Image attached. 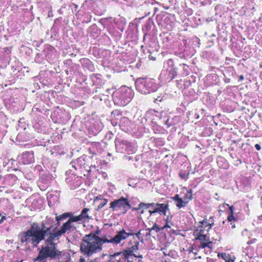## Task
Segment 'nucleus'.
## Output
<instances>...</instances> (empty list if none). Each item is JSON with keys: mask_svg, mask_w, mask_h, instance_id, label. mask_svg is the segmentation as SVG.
I'll list each match as a JSON object with an SVG mask.
<instances>
[{"mask_svg": "<svg viewBox=\"0 0 262 262\" xmlns=\"http://www.w3.org/2000/svg\"><path fill=\"white\" fill-rule=\"evenodd\" d=\"M51 227H46L43 223L39 225L33 223L29 230L19 234L21 243H25L26 245L30 244L33 247H36L41 241L47 237L45 240L46 245L42 247L36 260L46 262L48 257L54 259L61 254L57 249V243L55 242L59 238L51 233Z\"/></svg>", "mask_w": 262, "mask_h": 262, "instance_id": "obj_1", "label": "nucleus"}, {"mask_svg": "<svg viewBox=\"0 0 262 262\" xmlns=\"http://www.w3.org/2000/svg\"><path fill=\"white\" fill-rule=\"evenodd\" d=\"M128 237V234L124 229L118 232L114 238L110 240L101 238L91 233L85 235L82 238L80 244V250L85 257L89 258L94 254L100 252L102 250V245L104 243H115L118 244Z\"/></svg>", "mask_w": 262, "mask_h": 262, "instance_id": "obj_2", "label": "nucleus"}, {"mask_svg": "<svg viewBox=\"0 0 262 262\" xmlns=\"http://www.w3.org/2000/svg\"><path fill=\"white\" fill-rule=\"evenodd\" d=\"M131 207L127 199L121 197L110 203V209L113 211H120L124 214Z\"/></svg>", "mask_w": 262, "mask_h": 262, "instance_id": "obj_3", "label": "nucleus"}, {"mask_svg": "<svg viewBox=\"0 0 262 262\" xmlns=\"http://www.w3.org/2000/svg\"><path fill=\"white\" fill-rule=\"evenodd\" d=\"M75 229L76 228L72 225V223H71L69 220H68L67 222L62 225L60 230H58L55 232H51V233L59 238V237L66 232H69Z\"/></svg>", "mask_w": 262, "mask_h": 262, "instance_id": "obj_4", "label": "nucleus"}, {"mask_svg": "<svg viewBox=\"0 0 262 262\" xmlns=\"http://www.w3.org/2000/svg\"><path fill=\"white\" fill-rule=\"evenodd\" d=\"M135 84L137 89L141 93L146 94L150 92L147 89L148 83H147L145 78H138L136 81Z\"/></svg>", "mask_w": 262, "mask_h": 262, "instance_id": "obj_5", "label": "nucleus"}, {"mask_svg": "<svg viewBox=\"0 0 262 262\" xmlns=\"http://www.w3.org/2000/svg\"><path fill=\"white\" fill-rule=\"evenodd\" d=\"M193 235L196 236V239L201 242L209 241V237L204 233V230L203 226H199L193 232Z\"/></svg>", "mask_w": 262, "mask_h": 262, "instance_id": "obj_6", "label": "nucleus"}, {"mask_svg": "<svg viewBox=\"0 0 262 262\" xmlns=\"http://www.w3.org/2000/svg\"><path fill=\"white\" fill-rule=\"evenodd\" d=\"M154 206H156L155 208V212L162 213L164 215L166 214V211L169 210L168 204L167 203L163 204L155 203Z\"/></svg>", "mask_w": 262, "mask_h": 262, "instance_id": "obj_7", "label": "nucleus"}, {"mask_svg": "<svg viewBox=\"0 0 262 262\" xmlns=\"http://www.w3.org/2000/svg\"><path fill=\"white\" fill-rule=\"evenodd\" d=\"M122 255L124 256V258L125 259V261H128V260H129L128 259L130 256H134L135 257H137V255L134 254L132 251H130L129 249L124 250L122 251Z\"/></svg>", "mask_w": 262, "mask_h": 262, "instance_id": "obj_8", "label": "nucleus"}, {"mask_svg": "<svg viewBox=\"0 0 262 262\" xmlns=\"http://www.w3.org/2000/svg\"><path fill=\"white\" fill-rule=\"evenodd\" d=\"M212 242L210 241L209 238L208 241L201 242L200 245L199 246V249H204L205 247L212 249Z\"/></svg>", "mask_w": 262, "mask_h": 262, "instance_id": "obj_9", "label": "nucleus"}, {"mask_svg": "<svg viewBox=\"0 0 262 262\" xmlns=\"http://www.w3.org/2000/svg\"><path fill=\"white\" fill-rule=\"evenodd\" d=\"M187 204V201L182 198H181L179 201L176 202V206L179 208L185 207Z\"/></svg>", "mask_w": 262, "mask_h": 262, "instance_id": "obj_10", "label": "nucleus"}, {"mask_svg": "<svg viewBox=\"0 0 262 262\" xmlns=\"http://www.w3.org/2000/svg\"><path fill=\"white\" fill-rule=\"evenodd\" d=\"M69 213H64L61 215L56 216V220L57 221V225H59V222L60 221L66 219L69 216Z\"/></svg>", "mask_w": 262, "mask_h": 262, "instance_id": "obj_11", "label": "nucleus"}, {"mask_svg": "<svg viewBox=\"0 0 262 262\" xmlns=\"http://www.w3.org/2000/svg\"><path fill=\"white\" fill-rule=\"evenodd\" d=\"M155 205V203H140L139 205H138V207L137 208V209H140V208H141L142 207H144L145 208L147 209V208H149L150 207V206H154Z\"/></svg>", "mask_w": 262, "mask_h": 262, "instance_id": "obj_12", "label": "nucleus"}, {"mask_svg": "<svg viewBox=\"0 0 262 262\" xmlns=\"http://www.w3.org/2000/svg\"><path fill=\"white\" fill-rule=\"evenodd\" d=\"M89 208H84L82 210L81 214L79 215L82 218V219L85 218L89 219V216L88 214V212L89 211Z\"/></svg>", "mask_w": 262, "mask_h": 262, "instance_id": "obj_13", "label": "nucleus"}, {"mask_svg": "<svg viewBox=\"0 0 262 262\" xmlns=\"http://www.w3.org/2000/svg\"><path fill=\"white\" fill-rule=\"evenodd\" d=\"M182 199L187 201V203H188L189 200H192V197L191 194V190L189 191H187V192L185 194L184 196Z\"/></svg>", "mask_w": 262, "mask_h": 262, "instance_id": "obj_14", "label": "nucleus"}, {"mask_svg": "<svg viewBox=\"0 0 262 262\" xmlns=\"http://www.w3.org/2000/svg\"><path fill=\"white\" fill-rule=\"evenodd\" d=\"M108 202V200L105 199H103L101 202L98 206V209H100L102 208Z\"/></svg>", "mask_w": 262, "mask_h": 262, "instance_id": "obj_15", "label": "nucleus"}, {"mask_svg": "<svg viewBox=\"0 0 262 262\" xmlns=\"http://www.w3.org/2000/svg\"><path fill=\"white\" fill-rule=\"evenodd\" d=\"M82 220V218L79 215L78 216H73L72 217H70L68 220H69L71 222V223H72L74 222L81 221Z\"/></svg>", "mask_w": 262, "mask_h": 262, "instance_id": "obj_16", "label": "nucleus"}, {"mask_svg": "<svg viewBox=\"0 0 262 262\" xmlns=\"http://www.w3.org/2000/svg\"><path fill=\"white\" fill-rule=\"evenodd\" d=\"M146 230L148 231H151L152 230H155V231H156V232H158L160 230V229L156 224H154V225L152 228H147Z\"/></svg>", "mask_w": 262, "mask_h": 262, "instance_id": "obj_17", "label": "nucleus"}, {"mask_svg": "<svg viewBox=\"0 0 262 262\" xmlns=\"http://www.w3.org/2000/svg\"><path fill=\"white\" fill-rule=\"evenodd\" d=\"M139 242H137L136 243V244L134 246H133L132 247H130L129 250L132 251L133 253L134 252V251H137L138 249V247H139Z\"/></svg>", "mask_w": 262, "mask_h": 262, "instance_id": "obj_18", "label": "nucleus"}, {"mask_svg": "<svg viewBox=\"0 0 262 262\" xmlns=\"http://www.w3.org/2000/svg\"><path fill=\"white\" fill-rule=\"evenodd\" d=\"M218 255H219V257L221 256L222 258L225 259L226 261L227 260V258H228V257L229 256V255L226 254V253H219L218 254Z\"/></svg>", "mask_w": 262, "mask_h": 262, "instance_id": "obj_19", "label": "nucleus"}, {"mask_svg": "<svg viewBox=\"0 0 262 262\" xmlns=\"http://www.w3.org/2000/svg\"><path fill=\"white\" fill-rule=\"evenodd\" d=\"M200 223L201 224V225L200 226H203V229H204V228L206 227L207 226H209V223H208L206 221H205V220L202 221V222H200Z\"/></svg>", "mask_w": 262, "mask_h": 262, "instance_id": "obj_20", "label": "nucleus"}, {"mask_svg": "<svg viewBox=\"0 0 262 262\" xmlns=\"http://www.w3.org/2000/svg\"><path fill=\"white\" fill-rule=\"evenodd\" d=\"M233 214L229 213L228 216V220L229 222H231L233 220H234V217L233 215Z\"/></svg>", "mask_w": 262, "mask_h": 262, "instance_id": "obj_21", "label": "nucleus"}, {"mask_svg": "<svg viewBox=\"0 0 262 262\" xmlns=\"http://www.w3.org/2000/svg\"><path fill=\"white\" fill-rule=\"evenodd\" d=\"M121 254H122V252H116L115 253H114V254L113 255H111L110 256V257H115L117 256H119Z\"/></svg>", "mask_w": 262, "mask_h": 262, "instance_id": "obj_22", "label": "nucleus"}, {"mask_svg": "<svg viewBox=\"0 0 262 262\" xmlns=\"http://www.w3.org/2000/svg\"><path fill=\"white\" fill-rule=\"evenodd\" d=\"M212 238L214 240V241H217V240H220L221 239V237H220V235H219L217 233L216 234V235H214V236H213L212 237Z\"/></svg>", "mask_w": 262, "mask_h": 262, "instance_id": "obj_23", "label": "nucleus"}, {"mask_svg": "<svg viewBox=\"0 0 262 262\" xmlns=\"http://www.w3.org/2000/svg\"><path fill=\"white\" fill-rule=\"evenodd\" d=\"M172 199L175 201V202H177L181 199L179 194H176L174 196L172 197Z\"/></svg>", "mask_w": 262, "mask_h": 262, "instance_id": "obj_24", "label": "nucleus"}, {"mask_svg": "<svg viewBox=\"0 0 262 262\" xmlns=\"http://www.w3.org/2000/svg\"><path fill=\"white\" fill-rule=\"evenodd\" d=\"M103 199L101 198V195H98L95 198L94 201H96V200H101L102 201V200Z\"/></svg>", "mask_w": 262, "mask_h": 262, "instance_id": "obj_25", "label": "nucleus"}, {"mask_svg": "<svg viewBox=\"0 0 262 262\" xmlns=\"http://www.w3.org/2000/svg\"><path fill=\"white\" fill-rule=\"evenodd\" d=\"M141 230H140L139 232L135 234L138 239L140 238V234H141Z\"/></svg>", "mask_w": 262, "mask_h": 262, "instance_id": "obj_26", "label": "nucleus"}, {"mask_svg": "<svg viewBox=\"0 0 262 262\" xmlns=\"http://www.w3.org/2000/svg\"><path fill=\"white\" fill-rule=\"evenodd\" d=\"M255 147L257 150H260L261 149V147L258 144H256L255 145Z\"/></svg>", "mask_w": 262, "mask_h": 262, "instance_id": "obj_27", "label": "nucleus"}, {"mask_svg": "<svg viewBox=\"0 0 262 262\" xmlns=\"http://www.w3.org/2000/svg\"><path fill=\"white\" fill-rule=\"evenodd\" d=\"M229 209H230V214H233V209H234V207L233 206H231L230 207H229Z\"/></svg>", "mask_w": 262, "mask_h": 262, "instance_id": "obj_28", "label": "nucleus"}, {"mask_svg": "<svg viewBox=\"0 0 262 262\" xmlns=\"http://www.w3.org/2000/svg\"><path fill=\"white\" fill-rule=\"evenodd\" d=\"M79 262H87L88 260L86 261V260H85V259L84 258L81 257L80 258V259H79Z\"/></svg>", "mask_w": 262, "mask_h": 262, "instance_id": "obj_29", "label": "nucleus"}, {"mask_svg": "<svg viewBox=\"0 0 262 262\" xmlns=\"http://www.w3.org/2000/svg\"><path fill=\"white\" fill-rule=\"evenodd\" d=\"M171 227V226L170 225H169L168 224V223L167 222V223L166 224V225L162 228V229H164V228H170Z\"/></svg>", "mask_w": 262, "mask_h": 262, "instance_id": "obj_30", "label": "nucleus"}, {"mask_svg": "<svg viewBox=\"0 0 262 262\" xmlns=\"http://www.w3.org/2000/svg\"><path fill=\"white\" fill-rule=\"evenodd\" d=\"M87 262H97V259L95 258V259H90V260H89L88 259Z\"/></svg>", "mask_w": 262, "mask_h": 262, "instance_id": "obj_31", "label": "nucleus"}, {"mask_svg": "<svg viewBox=\"0 0 262 262\" xmlns=\"http://www.w3.org/2000/svg\"><path fill=\"white\" fill-rule=\"evenodd\" d=\"M149 212L150 215L156 213V212H155V209L153 210H149Z\"/></svg>", "mask_w": 262, "mask_h": 262, "instance_id": "obj_32", "label": "nucleus"}, {"mask_svg": "<svg viewBox=\"0 0 262 262\" xmlns=\"http://www.w3.org/2000/svg\"><path fill=\"white\" fill-rule=\"evenodd\" d=\"M117 262H127V261H125V259L124 258H123V259H119L118 260H117Z\"/></svg>", "mask_w": 262, "mask_h": 262, "instance_id": "obj_33", "label": "nucleus"}, {"mask_svg": "<svg viewBox=\"0 0 262 262\" xmlns=\"http://www.w3.org/2000/svg\"><path fill=\"white\" fill-rule=\"evenodd\" d=\"M255 241H256V239H252V241H250L248 242H247V244H248V245H249V244H250L252 243H253V242H254Z\"/></svg>", "mask_w": 262, "mask_h": 262, "instance_id": "obj_34", "label": "nucleus"}, {"mask_svg": "<svg viewBox=\"0 0 262 262\" xmlns=\"http://www.w3.org/2000/svg\"><path fill=\"white\" fill-rule=\"evenodd\" d=\"M127 234H128V236H129L135 235V233H134V232H129V233L127 232Z\"/></svg>", "mask_w": 262, "mask_h": 262, "instance_id": "obj_35", "label": "nucleus"}, {"mask_svg": "<svg viewBox=\"0 0 262 262\" xmlns=\"http://www.w3.org/2000/svg\"><path fill=\"white\" fill-rule=\"evenodd\" d=\"M6 219L5 216H3L0 220V224L3 222V220Z\"/></svg>", "mask_w": 262, "mask_h": 262, "instance_id": "obj_36", "label": "nucleus"}, {"mask_svg": "<svg viewBox=\"0 0 262 262\" xmlns=\"http://www.w3.org/2000/svg\"><path fill=\"white\" fill-rule=\"evenodd\" d=\"M247 232V229H245L243 232H242V235H245V232Z\"/></svg>", "mask_w": 262, "mask_h": 262, "instance_id": "obj_37", "label": "nucleus"}, {"mask_svg": "<svg viewBox=\"0 0 262 262\" xmlns=\"http://www.w3.org/2000/svg\"><path fill=\"white\" fill-rule=\"evenodd\" d=\"M148 231L149 232H148V233H147L146 234V236H150L151 235V231Z\"/></svg>", "mask_w": 262, "mask_h": 262, "instance_id": "obj_38", "label": "nucleus"}, {"mask_svg": "<svg viewBox=\"0 0 262 262\" xmlns=\"http://www.w3.org/2000/svg\"><path fill=\"white\" fill-rule=\"evenodd\" d=\"M172 252L171 251H169L168 252V253L167 254V255L170 256H172Z\"/></svg>", "mask_w": 262, "mask_h": 262, "instance_id": "obj_39", "label": "nucleus"}, {"mask_svg": "<svg viewBox=\"0 0 262 262\" xmlns=\"http://www.w3.org/2000/svg\"><path fill=\"white\" fill-rule=\"evenodd\" d=\"M213 224H214L213 223H211V224L209 223V224H208L209 226V229H210L211 228V227L213 225Z\"/></svg>", "mask_w": 262, "mask_h": 262, "instance_id": "obj_40", "label": "nucleus"}, {"mask_svg": "<svg viewBox=\"0 0 262 262\" xmlns=\"http://www.w3.org/2000/svg\"><path fill=\"white\" fill-rule=\"evenodd\" d=\"M28 154L30 156H33V152H28Z\"/></svg>", "mask_w": 262, "mask_h": 262, "instance_id": "obj_41", "label": "nucleus"}, {"mask_svg": "<svg viewBox=\"0 0 262 262\" xmlns=\"http://www.w3.org/2000/svg\"><path fill=\"white\" fill-rule=\"evenodd\" d=\"M113 257H111V259H110V261H112V262H113Z\"/></svg>", "mask_w": 262, "mask_h": 262, "instance_id": "obj_42", "label": "nucleus"}, {"mask_svg": "<svg viewBox=\"0 0 262 262\" xmlns=\"http://www.w3.org/2000/svg\"><path fill=\"white\" fill-rule=\"evenodd\" d=\"M163 254H164L165 255H167V254H168V253H166V252H163Z\"/></svg>", "mask_w": 262, "mask_h": 262, "instance_id": "obj_43", "label": "nucleus"}, {"mask_svg": "<svg viewBox=\"0 0 262 262\" xmlns=\"http://www.w3.org/2000/svg\"><path fill=\"white\" fill-rule=\"evenodd\" d=\"M137 257H140V258H142V255L137 256Z\"/></svg>", "mask_w": 262, "mask_h": 262, "instance_id": "obj_44", "label": "nucleus"}, {"mask_svg": "<svg viewBox=\"0 0 262 262\" xmlns=\"http://www.w3.org/2000/svg\"><path fill=\"white\" fill-rule=\"evenodd\" d=\"M152 208H154V209L156 207V206H150Z\"/></svg>", "mask_w": 262, "mask_h": 262, "instance_id": "obj_45", "label": "nucleus"}, {"mask_svg": "<svg viewBox=\"0 0 262 262\" xmlns=\"http://www.w3.org/2000/svg\"><path fill=\"white\" fill-rule=\"evenodd\" d=\"M240 79H243V76H241V77H240Z\"/></svg>", "mask_w": 262, "mask_h": 262, "instance_id": "obj_46", "label": "nucleus"}, {"mask_svg": "<svg viewBox=\"0 0 262 262\" xmlns=\"http://www.w3.org/2000/svg\"><path fill=\"white\" fill-rule=\"evenodd\" d=\"M259 219L260 220H262V215H261V216H259Z\"/></svg>", "mask_w": 262, "mask_h": 262, "instance_id": "obj_47", "label": "nucleus"}, {"mask_svg": "<svg viewBox=\"0 0 262 262\" xmlns=\"http://www.w3.org/2000/svg\"><path fill=\"white\" fill-rule=\"evenodd\" d=\"M235 227V225H233L232 226V228H234Z\"/></svg>", "mask_w": 262, "mask_h": 262, "instance_id": "obj_48", "label": "nucleus"}, {"mask_svg": "<svg viewBox=\"0 0 262 262\" xmlns=\"http://www.w3.org/2000/svg\"><path fill=\"white\" fill-rule=\"evenodd\" d=\"M156 100H157V99H155V100H154L155 102H156Z\"/></svg>", "mask_w": 262, "mask_h": 262, "instance_id": "obj_49", "label": "nucleus"}, {"mask_svg": "<svg viewBox=\"0 0 262 262\" xmlns=\"http://www.w3.org/2000/svg\"><path fill=\"white\" fill-rule=\"evenodd\" d=\"M141 213H144V211L142 210L141 212Z\"/></svg>", "mask_w": 262, "mask_h": 262, "instance_id": "obj_50", "label": "nucleus"}, {"mask_svg": "<svg viewBox=\"0 0 262 262\" xmlns=\"http://www.w3.org/2000/svg\"><path fill=\"white\" fill-rule=\"evenodd\" d=\"M127 262H133V261H132H132H130V260H128V261H127Z\"/></svg>", "mask_w": 262, "mask_h": 262, "instance_id": "obj_51", "label": "nucleus"}]
</instances>
